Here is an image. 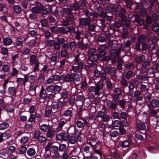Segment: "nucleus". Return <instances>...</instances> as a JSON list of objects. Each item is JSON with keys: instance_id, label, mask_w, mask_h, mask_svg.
<instances>
[{"instance_id": "69168bd1", "label": "nucleus", "mask_w": 159, "mask_h": 159, "mask_svg": "<svg viewBox=\"0 0 159 159\" xmlns=\"http://www.w3.org/2000/svg\"><path fill=\"white\" fill-rule=\"evenodd\" d=\"M112 125L116 127H120L121 123L119 120H115L112 122Z\"/></svg>"}, {"instance_id": "f704fd0d", "label": "nucleus", "mask_w": 159, "mask_h": 159, "mask_svg": "<svg viewBox=\"0 0 159 159\" xmlns=\"http://www.w3.org/2000/svg\"><path fill=\"white\" fill-rule=\"evenodd\" d=\"M145 59V56L143 55H142L140 57H137L135 59L136 61L138 63H140L143 61Z\"/></svg>"}, {"instance_id": "393cba45", "label": "nucleus", "mask_w": 159, "mask_h": 159, "mask_svg": "<svg viewBox=\"0 0 159 159\" xmlns=\"http://www.w3.org/2000/svg\"><path fill=\"white\" fill-rule=\"evenodd\" d=\"M66 18L71 23H73L76 19L74 15L72 13L66 16Z\"/></svg>"}, {"instance_id": "dca6fc26", "label": "nucleus", "mask_w": 159, "mask_h": 159, "mask_svg": "<svg viewBox=\"0 0 159 159\" xmlns=\"http://www.w3.org/2000/svg\"><path fill=\"white\" fill-rule=\"evenodd\" d=\"M118 12L119 13L117 15H119L123 21L125 20L126 17L125 16V10L124 9L122 8L119 9Z\"/></svg>"}, {"instance_id": "c9c22d12", "label": "nucleus", "mask_w": 159, "mask_h": 159, "mask_svg": "<svg viewBox=\"0 0 159 159\" xmlns=\"http://www.w3.org/2000/svg\"><path fill=\"white\" fill-rule=\"evenodd\" d=\"M30 62L31 65H33L37 63L36 56L34 55H32L30 56Z\"/></svg>"}, {"instance_id": "ea45409f", "label": "nucleus", "mask_w": 159, "mask_h": 159, "mask_svg": "<svg viewBox=\"0 0 159 159\" xmlns=\"http://www.w3.org/2000/svg\"><path fill=\"white\" fill-rule=\"evenodd\" d=\"M108 44L110 47L115 48L117 46V42L115 40H111L110 39L108 42Z\"/></svg>"}, {"instance_id": "f03ea898", "label": "nucleus", "mask_w": 159, "mask_h": 159, "mask_svg": "<svg viewBox=\"0 0 159 159\" xmlns=\"http://www.w3.org/2000/svg\"><path fill=\"white\" fill-rule=\"evenodd\" d=\"M84 66V62L80 61L78 63H74L71 66V70L74 72H81Z\"/></svg>"}, {"instance_id": "c03bdc74", "label": "nucleus", "mask_w": 159, "mask_h": 159, "mask_svg": "<svg viewBox=\"0 0 159 159\" xmlns=\"http://www.w3.org/2000/svg\"><path fill=\"white\" fill-rule=\"evenodd\" d=\"M106 104L108 107L112 109H115L116 107V105L115 103H112L110 102H106Z\"/></svg>"}, {"instance_id": "e2e57ef3", "label": "nucleus", "mask_w": 159, "mask_h": 159, "mask_svg": "<svg viewBox=\"0 0 159 159\" xmlns=\"http://www.w3.org/2000/svg\"><path fill=\"white\" fill-rule=\"evenodd\" d=\"M2 70L5 72L9 71L10 70L9 66L8 65L5 64L2 66Z\"/></svg>"}, {"instance_id": "aec40b11", "label": "nucleus", "mask_w": 159, "mask_h": 159, "mask_svg": "<svg viewBox=\"0 0 159 159\" xmlns=\"http://www.w3.org/2000/svg\"><path fill=\"white\" fill-rule=\"evenodd\" d=\"M99 57L98 54H93L90 55L89 58V60L91 62L96 61L98 59Z\"/></svg>"}, {"instance_id": "13d9d810", "label": "nucleus", "mask_w": 159, "mask_h": 159, "mask_svg": "<svg viewBox=\"0 0 159 159\" xmlns=\"http://www.w3.org/2000/svg\"><path fill=\"white\" fill-rule=\"evenodd\" d=\"M151 95L148 92L145 93L144 95V98L145 101H150L151 99Z\"/></svg>"}, {"instance_id": "20e7f679", "label": "nucleus", "mask_w": 159, "mask_h": 159, "mask_svg": "<svg viewBox=\"0 0 159 159\" xmlns=\"http://www.w3.org/2000/svg\"><path fill=\"white\" fill-rule=\"evenodd\" d=\"M75 74H67L66 75H63L61 77L63 81L65 82H73L75 80Z\"/></svg>"}, {"instance_id": "a211bd4d", "label": "nucleus", "mask_w": 159, "mask_h": 159, "mask_svg": "<svg viewBox=\"0 0 159 159\" xmlns=\"http://www.w3.org/2000/svg\"><path fill=\"white\" fill-rule=\"evenodd\" d=\"M98 11L97 12L98 16L101 17H105L106 16V13L103 11V9L102 7H99L98 8Z\"/></svg>"}, {"instance_id": "de8ad7c7", "label": "nucleus", "mask_w": 159, "mask_h": 159, "mask_svg": "<svg viewBox=\"0 0 159 159\" xmlns=\"http://www.w3.org/2000/svg\"><path fill=\"white\" fill-rule=\"evenodd\" d=\"M134 65L133 63L129 62L125 64L124 67L126 69L132 70L134 68Z\"/></svg>"}, {"instance_id": "72a5a7b5", "label": "nucleus", "mask_w": 159, "mask_h": 159, "mask_svg": "<svg viewBox=\"0 0 159 159\" xmlns=\"http://www.w3.org/2000/svg\"><path fill=\"white\" fill-rule=\"evenodd\" d=\"M69 47L70 50L71 51H74L76 48V43L75 41H72L69 42Z\"/></svg>"}, {"instance_id": "ddd939ff", "label": "nucleus", "mask_w": 159, "mask_h": 159, "mask_svg": "<svg viewBox=\"0 0 159 159\" xmlns=\"http://www.w3.org/2000/svg\"><path fill=\"white\" fill-rule=\"evenodd\" d=\"M47 131L46 135L47 138H51L55 134V130L52 127H50Z\"/></svg>"}, {"instance_id": "9b49d317", "label": "nucleus", "mask_w": 159, "mask_h": 159, "mask_svg": "<svg viewBox=\"0 0 159 159\" xmlns=\"http://www.w3.org/2000/svg\"><path fill=\"white\" fill-rule=\"evenodd\" d=\"M150 62L149 61L145 60L142 64V66L141 68V71L143 73H145L146 71L147 67L149 65Z\"/></svg>"}, {"instance_id": "f3484780", "label": "nucleus", "mask_w": 159, "mask_h": 159, "mask_svg": "<svg viewBox=\"0 0 159 159\" xmlns=\"http://www.w3.org/2000/svg\"><path fill=\"white\" fill-rule=\"evenodd\" d=\"M30 50L28 48H25L23 51H22L21 56L25 58H28L29 57Z\"/></svg>"}, {"instance_id": "338daca9", "label": "nucleus", "mask_w": 159, "mask_h": 159, "mask_svg": "<svg viewBox=\"0 0 159 159\" xmlns=\"http://www.w3.org/2000/svg\"><path fill=\"white\" fill-rule=\"evenodd\" d=\"M152 30L156 32L159 31V26L157 23H154L153 24L152 26Z\"/></svg>"}, {"instance_id": "473e14b6", "label": "nucleus", "mask_w": 159, "mask_h": 159, "mask_svg": "<svg viewBox=\"0 0 159 159\" xmlns=\"http://www.w3.org/2000/svg\"><path fill=\"white\" fill-rule=\"evenodd\" d=\"M9 124L6 122H3L0 124V130L5 129L9 127Z\"/></svg>"}, {"instance_id": "4468645a", "label": "nucleus", "mask_w": 159, "mask_h": 159, "mask_svg": "<svg viewBox=\"0 0 159 159\" xmlns=\"http://www.w3.org/2000/svg\"><path fill=\"white\" fill-rule=\"evenodd\" d=\"M16 81L19 84H21L25 85V83L27 82V76L25 75L24 78H18Z\"/></svg>"}, {"instance_id": "2eb2a0df", "label": "nucleus", "mask_w": 159, "mask_h": 159, "mask_svg": "<svg viewBox=\"0 0 159 159\" xmlns=\"http://www.w3.org/2000/svg\"><path fill=\"white\" fill-rule=\"evenodd\" d=\"M66 103V102L64 100L60 101L58 102L57 104L58 105L59 108V111H61L63 108L65 106Z\"/></svg>"}, {"instance_id": "5fc2aeb1", "label": "nucleus", "mask_w": 159, "mask_h": 159, "mask_svg": "<svg viewBox=\"0 0 159 159\" xmlns=\"http://www.w3.org/2000/svg\"><path fill=\"white\" fill-rule=\"evenodd\" d=\"M120 117L123 119L125 120L127 119V113L125 111H121L120 114Z\"/></svg>"}, {"instance_id": "cd10ccee", "label": "nucleus", "mask_w": 159, "mask_h": 159, "mask_svg": "<svg viewBox=\"0 0 159 159\" xmlns=\"http://www.w3.org/2000/svg\"><path fill=\"white\" fill-rule=\"evenodd\" d=\"M3 42L5 45H9L12 43V40L10 38H5L3 39Z\"/></svg>"}, {"instance_id": "a878e982", "label": "nucleus", "mask_w": 159, "mask_h": 159, "mask_svg": "<svg viewBox=\"0 0 159 159\" xmlns=\"http://www.w3.org/2000/svg\"><path fill=\"white\" fill-rule=\"evenodd\" d=\"M36 86H31L29 90V94L31 96H34L36 94Z\"/></svg>"}, {"instance_id": "e433bc0d", "label": "nucleus", "mask_w": 159, "mask_h": 159, "mask_svg": "<svg viewBox=\"0 0 159 159\" xmlns=\"http://www.w3.org/2000/svg\"><path fill=\"white\" fill-rule=\"evenodd\" d=\"M130 24L129 20L126 21L125 23L122 25L123 30H127L130 27Z\"/></svg>"}, {"instance_id": "7ed1b4c3", "label": "nucleus", "mask_w": 159, "mask_h": 159, "mask_svg": "<svg viewBox=\"0 0 159 159\" xmlns=\"http://www.w3.org/2000/svg\"><path fill=\"white\" fill-rule=\"evenodd\" d=\"M36 6L34 7L31 9V11L36 14H39L41 11L44 10L43 5L39 2H35Z\"/></svg>"}, {"instance_id": "7c9ffc66", "label": "nucleus", "mask_w": 159, "mask_h": 159, "mask_svg": "<svg viewBox=\"0 0 159 159\" xmlns=\"http://www.w3.org/2000/svg\"><path fill=\"white\" fill-rule=\"evenodd\" d=\"M62 76H63V75L60 76L57 74H55L53 76L52 78L54 81L55 82L58 81L60 80L63 81V78H61Z\"/></svg>"}, {"instance_id": "2f4dec72", "label": "nucleus", "mask_w": 159, "mask_h": 159, "mask_svg": "<svg viewBox=\"0 0 159 159\" xmlns=\"http://www.w3.org/2000/svg\"><path fill=\"white\" fill-rule=\"evenodd\" d=\"M13 10L17 14L20 13L22 10L21 7L20 6L18 5L14 6Z\"/></svg>"}, {"instance_id": "6e6552de", "label": "nucleus", "mask_w": 159, "mask_h": 159, "mask_svg": "<svg viewBox=\"0 0 159 159\" xmlns=\"http://www.w3.org/2000/svg\"><path fill=\"white\" fill-rule=\"evenodd\" d=\"M41 89L39 94L40 97L41 99H45L47 98L48 94L43 87L41 86Z\"/></svg>"}, {"instance_id": "4c0bfd02", "label": "nucleus", "mask_w": 159, "mask_h": 159, "mask_svg": "<svg viewBox=\"0 0 159 159\" xmlns=\"http://www.w3.org/2000/svg\"><path fill=\"white\" fill-rule=\"evenodd\" d=\"M140 91L142 93H145L148 92V89L146 85L141 84L140 85Z\"/></svg>"}, {"instance_id": "bf43d9fd", "label": "nucleus", "mask_w": 159, "mask_h": 159, "mask_svg": "<svg viewBox=\"0 0 159 159\" xmlns=\"http://www.w3.org/2000/svg\"><path fill=\"white\" fill-rule=\"evenodd\" d=\"M146 39V37L145 36L142 35L140 36L138 38V41L140 43H144Z\"/></svg>"}, {"instance_id": "8fccbe9b", "label": "nucleus", "mask_w": 159, "mask_h": 159, "mask_svg": "<svg viewBox=\"0 0 159 159\" xmlns=\"http://www.w3.org/2000/svg\"><path fill=\"white\" fill-rule=\"evenodd\" d=\"M105 20L104 19L98 20L96 21V25L99 27H101L104 24Z\"/></svg>"}, {"instance_id": "c85d7f7f", "label": "nucleus", "mask_w": 159, "mask_h": 159, "mask_svg": "<svg viewBox=\"0 0 159 159\" xmlns=\"http://www.w3.org/2000/svg\"><path fill=\"white\" fill-rule=\"evenodd\" d=\"M23 43V40L21 38H18L16 40L14 44L17 47L21 46Z\"/></svg>"}, {"instance_id": "bb28decb", "label": "nucleus", "mask_w": 159, "mask_h": 159, "mask_svg": "<svg viewBox=\"0 0 159 159\" xmlns=\"http://www.w3.org/2000/svg\"><path fill=\"white\" fill-rule=\"evenodd\" d=\"M65 129L66 130L68 134H72L75 131V128L74 127L69 125L65 128Z\"/></svg>"}, {"instance_id": "79ce46f5", "label": "nucleus", "mask_w": 159, "mask_h": 159, "mask_svg": "<svg viewBox=\"0 0 159 159\" xmlns=\"http://www.w3.org/2000/svg\"><path fill=\"white\" fill-rule=\"evenodd\" d=\"M27 147L25 146H21L19 149V153L21 154H24L27 152Z\"/></svg>"}, {"instance_id": "f8f14e48", "label": "nucleus", "mask_w": 159, "mask_h": 159, "mask_svg": "<svg viewBox=\"0 0 159 159\" xmlns=\"http://www.w3.org/2000/svg\"><path fill=\"white\" fill-rule=\"evenodd\" d=\"M135 18L134 21L137 22L139 25L142 26L143 25L144 22V20L143 19L141 18L139 15H135Z\"/></svg>"}, {"instance_id": "1a4fd4ad", "label": "nucleus", "mask_w": 159, "mask_h": 159, "mask_svg": "<svg viewBox=\"0 0 159 159\" xmlns=\"http://www.w3.org/2000/svg\"><path fill=\"white\" fill-rule=\"evenodd\" d=\"M35 149L33 148H30L27 150V155L30 158H32L36 154Z\"/></svg>"}, {"instance_id": "3c124183", "label": "nucleus", "mask_w": 159, "mask_h": 159, "mask_svg": "<svg viewBox=\"0 0 159 159\" xmlns=\"http://www.w3.org/2000/svg\"><path fill=\"white\" fill-rule=\"evenodd\" d=\"M0 155L1 156V157L5 159H7L8 157H9L8 152L6 151H2L1 152Z\"/></svg>"}, {"instance_id": "4be33fe9", "label": "nucleus", "mask_w": 159, "mask_h": 159, "mask_svg": "<svg viewBox=\"0 0 159 159\" xmlns=\"http://www.w3.org/2000/svg\"><path fill=\"white\" fill-rule=\"evenodd\" d=\"M61 57H67V58L68 59H70L72 57V56H71L70 57V56H67L68 55V52L67 50L65 49H62L61 51Z\"/></svg>"}, {"instance_id": "6e6d98bb", "label": "nucleus", "mask_w": 159, "mask_h": 159, "mask_svg": "<svg viewBox=\"0 0 159 159\" xmlns=\"http://www.w3.org/2000/svg\"><path fill=\"white\" fill-rule=\"evenodd\" d=\"M46 90L48 92H52L53 91H54V85L51 84L47 86L46 87Z\"/></svg>"}, {"instance_id": "6ab92c4d", "label": "nucleus", "mask_w": 159, "mask_h": 159, "mask_svg": "<svg viewBox=\"0 0 159 159\" xmlns=\"http://www.w3.org/2000/svg\"><path fill=\"white\" fill-rule=\"evenodd\" d=\"M71 11L73 10L76 11L80 8V6L77 2H75L73 5H71L70 7Z\"/></svg>"}, {"instance_id": "412c9836", "label": "nucleus", "mask_w": 159, "mask_h": 159, "mask_svg": "<svg viewBox=\"0 0 159 159\" xmlns=\"http://www.w3.org/2000/svg\"><path fill=\"white\" fill-rule=\"evenodd\" d=\"M29 137L26 136H24L21 137L20 140V143L21 144H25L29 142Z\"/></svg>"}, {"instance_id": "603ef678", "label": "nucleus", "mask_w": 159, "mask_h": 159, "mask_svg": "<svg viewBox=\"0 0 159 159\" xmlns=\"http://www.w3.org/2000/svg\"><path fill=\"white\" fill-rule=\"evenodd\" d=\"M68 143L71 144H75L76 142L75 138L74 136H71L69 138Z\"/></svg>"}, {"instance_id": "423d86ee", "label": "nucleus", "mask_w": 159, "mask_h": 159, "mask_svg": "<svg viewBox=\"0 0 159 159\" xmlns=\"http://www.w3.org/2000/svg\"><path fill=\"white\" fill-rule=\"evenodd\" d=\"M91 22L89 18H81L79 19L80 25L83 26L89 25Z\"/></svg>"}, {"instance_id": "a18cd8bd", "label": "nucleus", "mask_w": 159, "mask_h": 159, "mask_svg": "<svg viewBox=\"0 0 159 159\" xmlns=\"http://www.w3.org/2000/svg\"><path fill=\"white\" fill-rule=\"evenodd\" d=\"M131 45V42L130 41H127L124 44H122L121 46V48L123 50L124 49L129 48L130 47Z\"/></svg>"}, {"instance_id": "864d4df0", "label": "nucleus", "mask_w": 159, "mask_h": 159, "mask_svg": "<svg viewBox=\"0 0 159 159\" xmlns=\"http://www.w3.org/2000/svg\"><path fill=\"white\" fill-rule=\"evenodd\" d=\"M41 132L40 130H37L35 131L33 135V138L35 139H37L40 137Z\"/></svg>"}, {"instance_id": "a19ab883", "label": "nucleus", "mask_w": 159, "mask_h": 159, "mask_svg": "<svg viewBox=\"0 0 159 159\" xmlns=\"http://www.w3.org/2000/svg\"><path fill=\"white\" fill-rule=\"evenodd\" d=\"M73 108H70L66 110L63 114V115L65 117H67L70 116L72 112Z\"/></svg>"}, {"instance_id": "4d7b16f0", "label": "nucleus", "mask_w": 159, "mask_h": 159, "mask_svg": "<svg viewBox=\"0 0 159 159\" xmlns=\"http://www.w3.org/2000/svg\"><path fill=\"white\" fill-rule=\"evenodd\" d=\"M61 12H64L66 15V16L71 14V11L70 8H65L63 9V11H61Z\"/></svg>"}, {"instance_id": "774afa93", "label": "nucleus", "mask_w": 159, "mask_h": 159, "mask_svg": "<svg viewBox=\"0 0 159 159\" xmlns=\"http://www.w3.org/2000/svg\"><path fill=\"white\" fill-rule=\"evenodd\" d=\"M21 4L23 7L25 9L27 8V6L28 4V2L26 0H22L20 2Z\"/></svg>"}, {"instance_id": "5701e85b", "label": "nucleus", "mask_w": 159, "mask_h": 159, "mask_svg": "<svg viewBox=\"0 0 159 159\" xmlns=\"http://www.w3.org/2000/svg\"><path fill=\"white\" fill-rule=\"evenodd\" d=\"M50 127L46 124H43L39 125V129L42 131L45 132Z\"/></svg>"}, {"instance_id": "49530a36", "label": "nucleus", "mask_w": 159, "mask_h": 159, "mask_svg": "<svg viewBox=\"0 0 159 159\" xmlns=\"http://www.w3.org/2000/svg\"><path fill=\"white\" fill-rule=\"evenodd\" d=\"M112 11H113L115 14L117 15L119 13L118 11L120 9L119 8V6L118 5H114L112 7Z\"/></svg>"}, {"instance_id": "680f3d73", "label": "nucleus", "mask_w": 159, "mask_h": 159, "mask_svg": "<svg viewBox=\"0 0 159 159\" xmlns=\"http://www.w3.org/2000/svg\"><path fill=\"white\" fill-rule=\"evenodd\" d=\"M53 49L57 51H58L60 49V44L57 42H55L54 44Z\"/></svg>"}, {"instance_id": "09e8293b", "label": "nucleus", "mask_w": 159, "mask_h": 159, "mask_svg": "<svg viewBox=\"0 0 159 159\" xmlns=\"http://www.w3.org/2000/svg\"><path fill=\"white\" fill-rule=\"evenodd\" d=\"M88 27V30L89 31L94 32L95 31V26L93 24H89V25H87Z\"/></svg>"}, {"instance_id": "c756f323", "label": "nucleus", "mask_w": 159, "mask_h": 159, "mask_svg": "<svg viewBox=\"0 0 159 159\" xmlns=\"http://www.w3.org/2000/svg\"><path fill=\"white\" fill-rule=\"evenodd\" d=\"M151 105L153 107H159V100L156 99H153L152 100Z\"/></svg>"}, {"instance_id": "0e129e2a", "label": "nucleus", "mask_w": 159, "mask_h": 159, "mask_svg": "<svg viewBox=\"0 0 159 159\" xmlns=\"http://www.w3.org/2000/svg\"><path fill=\"white\" fill-rule=\"evenodd\" d=\"M75 97H71L69 99V103L71 107H73L75 105Z\"/></svg>"}, {"instance_id": "39448f33", "label": "nucleus", "mask_w": 159, "mask_h": 159, "mask_svg": "<svg viewBox=\"0 0 159 159\" xmlns=\"http://www.w3.org/2000/svg\"><path fill=\"white\" fill-rule=\"evenodd\" d=\"M121 94V92L120 88H117L115 89L113 97V100L115 102H117L119 101V97Z\"/></svg>"}, {"instance_id": "052dcab7", "label": "nucleus", "mask_w": 159, "mask_h": 159, "mask_svg": "<svg viewBox=\"0 0 159 159\" xmlns=\"http://www.w3.org/2000/svg\"><path fill=\"white\" fill-rule=\"evenodd\" d=\"M130 143V142L129 140H126L123 142L122 144V147L123 148H126L129 145Z\"/></svg>"}, {"instance_id": "0eeeda50", "label": "nucleus", "mask_w": 159, "mask_h": 159, "mask_svg": "<svg viewBox=\"0 0 159 159\" xmlns=\"http://www.w3.org/2000/svg\"><path fill=\"white\" fill-rule=\"evenodd\" d=\"M67 125L66 121H61L58 123V125L56 128V130L58 132L63 131V127H64V129H65V128L67 127Z\"/></svg>"}, {"instance_id": "37998d69", "label": "nucleus", "mask_w": 159, "mask_h": 159, "mask_svg": "<svg viewBox=\"0 0 159 159\" xmlns=\"http://www.w3.org/2000/svg\"><path fill=\"white\" fill-rule=\"evenodd\" d=\"M85 0H82L80 3V5L83 10L86 9L88 7V3Z\"/></svg>"}, {"instance_id": "f257e3e1", "label": "nucleus", "mask_w": 159, "mask_h": 159, "mask_svg": "<svg viewBox=\"0 0 159 159\" xmlns=\"http://www.w3.org/2000/svg\"><path fill=\"white\" fill-rule=\"evenodd\" d=\"M104 86L103 83L101 81L98 82L95 86H92L89 88V91L90 92H94L96 95H100L102 93L101 91Z\"/></svg>"}, {"instance_id": "b1692460", "label": "nucleus", "mask_w": 159, "mask_h": 159, "mask_svg": "<svg viewBox=\"0 0 159 159\" xmlns=\"http://www.w3.org/2000/svg\"><path fill=\"white\" fill-rule=\"evenodd\" d=\"M76 124L77 127L79 128H83L85 125H87V122L84 120L82 121H77Z\"/></svg>"}, {"instance_id": "9d476101", "label": "nucleus", "mask_w": 159, "mask_h": 159, "mask_svg": "<svg viewBox=\"0 0 159 159\" xmlns=\"http://www.w3.org/2000/svg\"><path fill=\"white\" fill-rule=\"evenodd\" d=\"M7 93L12 96H16V89L14 87H9L8 89Z\"/></svg>"}, {"instance_id": "58836bf2", "label": "nucleus", "mask_w": 159, "mask_h": 159, "mask_svg": "<svg viewBox=\"0 0 159 159\" xmlns=\"http://www.w3.org/2000/svg\"><path fill=\"white\" fill-rule=\"evenodd\" d=\"M138 128L140 130H144L145 129L146 125L145 124L142 122H139L137 125Z\"/></svg>"}]
</instances>
